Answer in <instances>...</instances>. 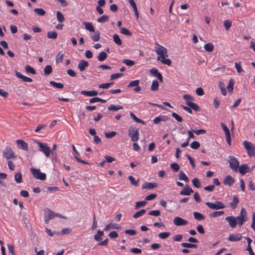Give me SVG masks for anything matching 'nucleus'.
<instances>
[{"label":"nucleus","mask_w":255,"mask_h":255,"mask_svg":"<svg viewBox=\"0 0 255 255\" xmlns=\"http://www.w3.org/2000/svg\"><path fill=\"white\" fill-rule=\"evenodd\" d=\"M228 161L230 165V167L234 171H237L239 167V162L237 158L233 156L228 157Z\"/></svg>","instance_id":"39448f33"},{"label":"nucleus","mask_w":255,"mask_h":255,"mask_svg":"<svg viewBox=\"0 0 255 255\" xmlns=\"http://www.w3.org/2000/svg\"><path fill=\"white\" fill-rule=\"evenodd\" d=\"M25 71L27 73H30L32 74H36V72L34 69L29 65H26L25 66Z\"/></svg>","instance_id":"864d4df0"},{"label":"nucleus","mask_w":255,"mask_h":255,"mask_svg":"<svg viewBox=\"0 0 255 255\" xmlns=\"http://www.w3.org/2000/svg\"><path fill=\"white\" fill-rule=\"evenodd\" d=\"M113 83H114L113 82H111V83L101 84L99 85V88H103V89H108L110 87V86L111 85L113 84Z\"/></svg>","instance_id":"69168bd1"},{"label":"nucleus","mask_w":255,"mask_h":255,"mask_svg":"<svg viewBox=\"0 0 255 255\" xmlns=\"http://www.w3.org/2000/svg\"><path fill=\"white\" fill-rule=\"evenodd\" d=\"M85 26V28L90 32H95V28L92 24L89 22H84L83 23Z\"/></svg>","instance_id":"c85d7f7f"},{"label":"nucleus","mask_w":255,"mask_h":255,"mask_svg":"<svg viewBox=\"0 0 255 255\" xmlns=\"http://www.w3.org/2000/svg\"><path fill=\"white\" fill-rule=\"evenodd\" d=\"M129 115L130 117L136 123H141L142 125H145V122L136 117V116L132 112L129 113Z\"/></svg>","instance_id":"bb28decb"},{"label":"nucleus","mask_w":255,"mask_h":255,"mask_svg":"<svg viewBox=\"0 0 255 255\" xmlns=\"http://www.w3.org/2000/svg\"><path fill=\"white\" fill-rule=\"evenodd\" d=\"M116 132L114 131L105 133V136L108 138H111L116 135Z\"/></svg>","instance_id":"774afa93"},{"label":"nucleus","mask_w":255,"mask_h":255,"mask_svg":"<svg viewBox=\"0 0 255 255\" xmlns=\"http://www.w3.org/2000/svg\"><path fill=\"white\" fill-rule=\"evenodd\" d=\"M112 229H121V226L117 224H112V223H110L106 226L104 230L106 231H109L111 230Z\"/></svg>","instance_id":"5701e85b"},{"label":"nucleus","mask_w":255,"mask_h":255,"mask_svg":"<svg viewBox=\"0 0 255 255\" xmlns=\"http://www.w3.org/2000/svg\"><path fill=\"white\" fill-rule=\"evenodd\" d=\"M16 143L19 148L26 151L28 150V144L24 140L22 139H18L16 140Z\"/></svg>","instance_id":"4468645a"},{"label":"nucleus","mask_w":255,"mask_h":255,"mask_svg":"<svg viewBox=\"0 0 255 255\" xmlns=\"http://www.w3.org/2000/svg\"><path fill=\"white\" fill-rule=\"evenodd\" d=\"M239 203V199L236 196H234L233 199V202H230L229 205L233 209L237 207V206Z\"/></svg>","instance_id":"cd10ccee"},{"label":"nucleus","mask_w":255,"mask_h":255,"mask_svg":"<svg viewBox=\"0 0 255 255\" xmlns=\"http://www.w3.org/2000/svg\"><path fill=\"white\" fill-rule=\"evenodd\" d=\"M219 86L220 88L221 89V93H222V95L224 96H226L227 94V92H226V90L225 88V86L224 82H223L222 81H220L219 83Z\"/></svg>","instance_id":"e433bc0d"},{"label":"nucleus","mask_w":255,"mask_h":255,"mask_svg":"<svg viewBox=\"0 0 255 255\" xmlns=\"http://www.w3.org/2000/svg\"><path fill=\"white\" fill-rule=\"evenodd\" d=\"M224 213V211H215L209 215V216L212 218H215L220 216Z\"/></svg>","instance_id":"5fc2aeb1"},{"label":"nucleus","mask_w":255,"mask_h":255,"mask_svg":"<svg viewBox=\"0 0 255 255\" xmlns=\"http://www.w3.org/2000/svg\"><path fill=\"white\" fill-rule=\"evenodd\" d=\"M64 55L61 52H59L56 57V62L57 64L61 63L63 61Z\"/></svg>","instance_id":"603ef678"},{"label":"nucleus","mask_w":255,"mask_h":255,"mask_svg":"<svg viewBox=\"0 0 255 255\" xmlns=\"http://www.w3.org/2000/svg\"><path fill=\"white\" fill-rule=\"evenodd\" d=\"M186 104L188 105L189 107L185 106L184 105H181V107L186 111L188 112L190 114L192 113V111L191 109H193L195 111H199L200 110V108L199 106L195 103L190 102V101H187L186 103Z\"/></svg>","instance_id":"423d86ee"},{"label":"nucleus","mask_w":255,"mask_h":255,"mask_svg":"<svg viewBox=\"0 0 255 255\" xmlns=\"http://www.w3.org/2000/svg\"><path fill=\"white\" fill-rule=\"evenodd\" d=\"M236 220L238 222L237 224L240 226V227L242 226L244 222L247 220V217H244L243 216H239L237 217Z\"/></svg>","instance_id":"a878e982"},{"label":"nucleus","mask_w":255,"mask_h":255,"mask_svg":"<svg viewBox=\"0 0 255 255\" xmlns=\"http://www.w3.org/2000/svg\"><path fill=\"white\" fill-rule=\"evenodd\" d=\"M120 31L122 34L127 36H130L131 35V33L130 31L124 27H121L120 28Z\"/></svg>","instance_id":"3c124183"},{"label":"nucleus","mask_w":255,"mask_h":255,"mask_svg":"<svg viewBox=\"0 0 255 255\" xmlns=\"http://www.w3.org/2000/svg\"><path fill=\"white\" fill-rule=\"evenodd\" d=\"M204 49L208 52H212L214 49V45L212 43H208L204 46Z\"/></svg>","instance_id":"58836bf2"},{"label":"nucleus","mask_w":255,"mask_h":255,"mask_svg":"<svg viewBox=\"0 0 255 255\" xmlns=\"http://www.w3.org/2000/svg\"><path fill=\"white\" fill-rule=\"evenodd\" d=\"M56 17L58 21L59 22H62L64 21L65 18L63 14L59 11H57L56 12Z\"/></svg>","instance_id":"a19ab883"},{"label":"nucleus","mask_w":255,"mask_h":255,"mask_svg":"<svg viewBox=\"0 0 255 255\" xmlns=\"http://www.w3.org/2000/svg\"><path fill=\"white\" fill-rule=\"evenodd\" d=\"M52 72V67L51 65H47L44 69V75H48Z\"/></svg>","instance_id":"37998d69"},{"label":"nucleus","mask_w":255,"mask_h":255,"mask_svg":"<svg viewBox=\"0 0 255 255\" xmlns=\"http://www.w3.org/2000/svg\"><path fill=\"white\" fill-rule=\"evenodd\" d=\"M7 174L4 173H0V186H5V184L2 181V179L6 178Z\"/></svg>","instance_id":"49530a36"},{"label":"nucleus","mask_w":255,"mask_h":255,"mask_svg":"<svg viewBox=\"0 0 255 255\" xmlns=\"http://www.w3.org/2000/svg\"><path fill=\"white\" fill-rule=\"evenodd\" d=\"M242 238V236L241 234H234L229 235L228 240L231 242H236L240 241Z\"/></svg>","instance_id":"f3484780"},{"label":"nucleus","mask_w":255,"mask_h":255,"mask_svg":"<svg viewBox=\"0 0 255 255\" xmlns=\"http://www.w3.org/2000/svg\"><path fill=\"white\" fill-rule=\"evenodd\" d=\"M107 58V54L104 51H102V52H100L98 56V59L100 61H103L105 60H106Z\"/></svg>","instance_id":"473e14b6"},{"label":"nucleus","mask_w":255,"mask_h":255,"mask_svg":"<svg viewBox=\"0 0 255 255\" xmlns=\"http://www.w3.org/2000/svg\"><path fill=\"white\" fill-rule=\"evenodd\" d=\"M170 168L174 171L177 172L179 170V166L176 163H173L170 164Z\"/></svg>","instance_id":"0e129e2a"},{"label":"nucleus","mask_w":255,"mask_h":255,"mask_svg":"<svg viewBox=\"0 0 255 255\" xmlns=\"http://www.w3.org/2000/svg\"><path fill=\"white\" fill-rule=\"evenodd\" d=\"M15 75L18 78L21 79L24 82H32V79L31 78L23 75L19 72H18L16 70L15 71Z\"/></svg>","instance_id":"6ab92c4d"},{"label":"nucleus","mask_w":255,"mask_h":255,"mask_svg":"<svg viewBox=\"0 0 255 255\" xmlns=\"http://www.w3.org/2000/svg\"><path fill=\"white\" fill-rule=\"evenodd\" d=\"M156 47H155V51L156 54L159 56H166L167 55V49L164 47L159 45L157 42L155 43Z\"/></svg>","instance_id":"6e6552de"},{"label":"nucleus","mask_w":255,"mask_h":255,"mask_svg":"<svg viewBox=\"0 0 255 255\" xmlns=\"http://www.w3.org/2000/svg\"><path fill=\"white\" fill-rule=\"evenodd\" d=\"M193 216L195 219L198 221L204 220L205 218L202 214L197 212H193Z\"/></svg>","instance_id":"c756f323"},{"label":"nucleus","mask_w":255,"mask_h":255,"mask_svg":"<svg viewBox=\"0 0 255 255\" xmlns=\"http://www.w3.org/2000/svg\"><path fill=\"white\" fill-rule=\"evenodd\" d=\"M206 205L210 209L216 210L224 209L225 207L224 203L218 201H215L213 203L207 202L206 203Z\"/></svg>","instance_id":"0eeeda50"},{"label":"nucleus","mask_w":255,"mask_h":255,"mask_svg":"<svg viewBox=\"0 0 255 255\" xmlns=\"http://www.w3.org/2000/svg\"><path fill=\"white\" fill-rule=\"evenodd\" d=\"M159 83L157 80H153L152 82L151 90L153 91H157L158 89Z\"/></svg>","instance_id":"c9c22d12"},{"label":"nucleus","mask_w":255,"mask_h":255,"mask_svg":"<svg viewBox=\"0 0 255 255\" xmlns=\"http://www.w3.org/2000/svg\"><path fill=\"white\" fill-rule=\"evenodd\" d=\"M14 180L15 181L20 183L22 181V174L20 172H17L14 175Z\"/></svg>","instance_id":"4c0bfd02"},{"label":"nucleus","mask_w":255,"mask_h":255,"mask_svg":"<svg viewBox=\"0 0 255 255\" xmlns=\"http://www.w3.org/2000/svg\"><path fill=\"white\" fill-rule=\"evenodd\" d=\"M182 247L187 248H197V245L188 243H183L181 244Z\"/></svg>","instance_id":"de8ad7c7"},{"label":"nucleus","mask_w":255,"mask_h":255,"mask_svg":"<svg viewBox=\"0 0 255 255\" xmlns=\"http://www.w3.org/2000/svg\"><path fill=\"white\" fill-rule=\"evenodd\" d=\"M170 236L169 232H162L160 233L158 235V237L160 239H165L167 238Z\"/></svg>","instance_id":"13d9d810"},{"label":"nucleus","mask_w":255,"mask_h":255,"mask_svg":"<svg viewBox=\"0 0 255 255\" xmlns=\"http://www.w3.org/2000/svg\"><path fill=\"white\" fill-rule=\"evenodd\" d=\"M147 204L146 201H139L135 203V209H138L140 207H144Z\"/></svg>","instance_id":"ea45409f"},{"label":"nucleus","mask_w":255,"mask_h":255,"mask_svg":"<svg viewBox=\"0 0 255 255\" xmlns=\"http://www.w3.org/2000/svg\"><path fill=\"white\" fill-rule=\"evenodd\" d=\"M234 84V82L233 79H231L229 81V83L228 84V85L227 86V89L229 91V92H232L233 90V86Z\"/></svg>","instance_id":"052dcab7"},{"label":"nucleus","mask_w":255,"mask_h":255,"mask_svg":"<svg viewBox=\"0 0 255 255\" xmlns=\"http://www.w3.org/2000/svg\"><path fill=\"white\" fill-rule=\"evenodd\" d=\"M91 38L94 41H98L100 38V32L97 31L94 35L91 36Z\"/></svg>","instance_id":"6e6d98bb"},{"label":"nucleus","mask_w":255,"mask_h":255,"mask_svg":"<svg viewBox=\"0 0 255 255\" xmlns=\"http://www.w3.org/2000/svg\"><path fill=\"white\" fill-rule=\"evenodd\" d=\"M39 146V150L43 152L46 157H49L51 153V149L47 145V144L39 141L35 142Z\"/></svg>","instance_id":"f03ea898"},{"label":"nucleus","mask_w":255,"mask_h":255,"mask_svg":"<svg viewBox=\"0 0 255 255\" xmlns=\"http://www.w3.org/2000/svg\"><path fill=\"white\" fill-rule=\"evenodd\" d=\"M113 40L118 45L121 46L122 45V41L117 34L113 35Z\"/></svg>","instance_id":"2f4dec72"},{"label":"nucleus","mask_w":255,"mask_h":255,"mask_svg":"<svg viewBox=\"0 0 255 255\" xmlns=\"http://www.w3.org/2000/svg\"><path fill=\"white\" fill-rule=\"evenodd\" d=\"M193 185L196 188H199L201 187V184L199 180L197 178H194L192 180Z\"/></svg>","instance_id":"c03bdc74"},{"label":"nucleus","mask_w":255,"mask_h":255,"mask_svg":"<svg viewBox=\"0 0 255 255\" xmlns=\"http://www.w3.org/2000/svg\"><path fill=\"white\" fill-rule=\"evenodd\" d=\"M89 66V63L87 61H86L84 60H81L80 61L78 65V68L80 71H84L87 67Z\"/></svg>","instance_id":"2eb2a0df"},{"label":"nucleus","mask_w":255,"mask_h":255,"mask_svg":"<svg viewBox=\"0 0 255 255\" xmlns=\"http://www.w3.org/2000/svg\"><path fill=\"white\" fill-rule=\"evenodd\" d=\"M224 25L225 29L228 30L232 25V21L230 20H226L224 21Z\"/></svg>","instance_id":"4d7b16f0"},{"label":"nucleus","mask_w":255,"mask_h":255,"mask_svg":"<svg viewBox=\"0 0 255 255\" xmlns=\"http://www.w3.org/2000/svg\"><path fill=\"white\" fill-rule=\"evenodd\" d=\"M178 179L180 180H183L186 182H188L189 179L183 171H180L178 175Z\"/></svg>","instance_id":"393cba45"},{"label":"nucleus","mask_w":255,"mask_h":255,"mask_svg":"<svg viewBox=\"0 0 255 255\" xmlns=\"http://www.w3.org/2000/svg\"><path fill=\"white\" fill-rule=\"evenodd\" d=\"M47 37L50 39H55L57 37V33L55 31H48Z\"/></svg>","instance_id":"a18cd8bd"},{"label":"nucleus","mask_w":255,"mask_h":255,"mask_svg":"<svg viewBox=\"0 0 255 255\" xmlns=\"http://www.w3.org/2000/svg\"><path fill=\"white\" fill-rule=\"evenodd\" d=\"M149 72L151 74L155 76L160 82L162 83L163 82L162 76L156 69L152 68L150 70Z\"/></svg>","instance_id":"dca6fc26"},{"label":"nucleus","mask_w":255,"mask_h":255,"mask_svg":"<svg viewBox=\"0 0 255 255\" xmlns=\"http://www.w3.org/2000/svg\"><path fill=\"white\" fill-rule=\"evenodd\" d=\"M34 11L36 12L38 15L40 16L44 15L46 13L45 11L43 9L40 8H35L34 9Z\"/></svg>","instance_id":"8fccbe9b"},{"label":"nucleus","mask_w":255,"mask_h":255,"mask_svg":"<svg viewBox=\"0 0 255 255\" xmlns=\"http://www.w3.org/2000/svg\"><path fill=\"white\" fill-rule=\"evenodd\" d=\"M245 148L247 150L249 156H254L255 154V145L252 142L245 140L243 142Z\"/></svg>","instance_id":"f257e3e1"},{"label":"nucleus","mask_w":255,"mask_h":255,"mask_svg":"<svg viewBox=\"0 0 255 255\" xmlns=\"http://www.w3.org/2000/svg\"><path fill=\"white\" fill-rule=\"evenodd\" d=\"M200 145V143L196 141H193L190 144L191 147L193 149H198Z\"/></svg>","instance_id":"338daca9"},{"label":"nucleus","mask_w":255,"mask_h":255,"mask_svg":"<svg viewBox=\"0 0 255 255\" xmlns=\"http://www.w3.org/2000/svg\"><path fill=\"white\" fill-rule=\"evenodd\" d=\"M128 179L130 181V184L134 186H138V180H137V181H135L134 178L131 175H130L128 177Z\"/></svg>","instance_id":"09e8293b"},{"label":"nucleus","mask_w":255,"mask_h":255,"mask_svg":"<svg viewBox=\"0 0 255 255\" xmlns=\"http://www.w3.org/2000/svg\"><path fill=\"white\" fill-rule=\"evenodd\" d=\"M109 16L107 15H103L101 17L97 19V21L99 23H104L108 21Z\"/></svg>","instance_id":"72a5a7b5"},{"label":"nucleus","mask_w":255,"mask_h":255,"mask_svg":"<svg viewBox=\"0 0 255 255\" xmlns=\"http://www.w3.org/2000/svg\"><path fill=\"white\" fill-rule=\"evenodd\" d=\"M50 84L53 86V87L58 88V89H62L64 87V85L61 83H56L54 81H51L50 82Z\"/></svg>","instance_id":"79ce46f5"},{"label":"nucleus","mask_w":255,"mask_h":255,"mask_svg":"<svg viewBox=\"0 0 255 255\" xmlns=\"http://www.w3.org/2000/svg\"><path fill=\"white\" fill-rule=\"evenodd\" d=\"M139 80H136L134 81H131L127 86L128 88H130L132 87H135L139 85Z\"/></svg>","instance_id":"bf43d9fd"},{"label":"nucleus","mask_w":255,"mask_h":255,"mask_svg":"<svg viewBox=\"0 0 255 255\" xmlns=\"http://www.w3.org/2000/svg\"><path fill=\"white\" fill-rule=\"evenodd\" d=\"M128 135L131 137V140L134 142H136L139 139V131L136 128L130 127L128 131Z\"/></svg>","instance_id":"7ed1b4c3"},{"label":"nucleus","mask_w":255,"mask_h":255,"mask_svg":"<svg viewBox=\"0 0 255 255\" xmlns=\"http://www.w3.org/2000/svg\"><path fill=\"white\" fill-rule=\"evenodd\" d=\"M3 155L6 159H16V156L14 155V152L12 151L10 147H6L3 151Z\"/></svg>","instance_id":"1a4fd4ad"},{"label":"nucleus","mask_w":255,"mask_h":255,"mask_svg":"<svg viewBox=\"0 0 255 255\" xmlns=\"http://www.w3.org/2000/svg\"><path fill=\"white\" fill-rule=\"evenodd\" d=\"M166 56H158L157 58L158 61H160L161 62L165 65L170 66L171 64V61L169 59H166Z\"/></svg>","instance_id":"412c9836"},{"label":"nucleus","mask_w":255,"mask_h":255,"mask_svg":"<svg viewBox=\"0 0 255 255\" xmlns=\"http://www.w3.org/2000/svg\"><path fill=\"white\" fill-rule=\"evenodd\" d=\"M235 182V179L231 176L227 175L224 180V184L231 186Z\"/></svg>","instance_id":"a211bd4d"},{"label":"nucleus","mask_w":255,"mask_h":255,"mask_svg":"<svg viewBox=\"0 0 255 255\" xmlns=\"http://www.w3.org/2000/svg\"><path fill=\"white\" fill-rule=\"evenodd\" d=\"M81 94L85 96L92 97L97 96L98 93L96 91H82Z\"/></svg>","instance_id":"b1692460"},{"label":"nucleus","mask_w":255,"mask_h":255,"mask_svg":"<svg viewBox=\"0 0 255 255\" xmlns=\"http://www.w3.org/2000/svg\"><path fill=\"white\" fill-rule=\"evenodd\" d=\"M226 220L228 221L230 227L232 228H235L237 224L236 218L234 216L227 217L226 218Z\"/></svg>","instance_id":"f8f14e48"},{"label":"nucleus","mask_w":255,"mask_h":255,"mask_svg":"<svg viewBox=\"0 0 255 255\" xmlns=\"http://www.w3.org/2000/svg\"><path fill=\"white\" fill-rule=\"evenodd\" d=\"M44 217L45 223L48 224L50 220L55 217V213L50 210H48L47 212H45Z\"/></svg>","instance_id":"9b49d317"},{"label":"nucleus","mask_w":255,"mask_h":255,"mask_svg":"<svg viewBox=\"0 0 255 255\" xmlns=\"http://www.w3.org/2000/svg\"><path fill=\"white\" fill-rule=\"evenodd\" d=\"M235 66L236 67V69L237 70V71L238 73H240L242 72H244L243 69H242V66L241 65V62L235 63Z\"/></svg>","instance_id":"680f3d73"},{"label":"nucleus","mask_w":255,"mask_h":255,"mask_svg":"<svg viewBox=\"0 0 255 255\" xmlns=\"http://www.w3.org/2000/svg\"><path fill=\"white\" fill-rule=\"evenodd\" d=\"M123 62L128 66H132L135 64L134 61L129 59H125L123 61Z\"/></svg>","instance_id":"e2e57ef3"},{"label":"nucleus","mask_w":255,"mask_h":255,"mask_svg":"<svg viewBox=\"0 0 255 255\" xmlns=\"http://www.w3.org/2000/svg\"><path fill=\"white\" fill-rule=\"evenodd\" d=\"M30 170L35 179L41 180H45L46 179V175L45 173L41 172L39 169L31 168Z\"/></svg>","instance_id":"20e7f679"},{"label":"nucleus","mask_w":255,"mask_h":255,"mask_svg":"<svg viewBox=\"0 0 255 255\" xmlns=\"http://www.w3.org/2000/svg\"><path fill=\"white\" fill-rule=\"evenodd\" d=\"M146 212L145 209H141L140 211H138L135 213V214L133 215V217L135 219H137L141 216H142L143 214H144Z\"/></svg>","instance_id":"f704fd0d"},{"label":"nucleus","mask_w":255,"mask_h":255,"mask_svg":"<svg viewBox=\"0 0 255 255\" xmlns=\"http://www.w3.org/2000/svg\"><path fill=\"white\" fill-rule=\"evenodd\" d=\"M103 235H104L103 231H100V230H98L97 234L94 235V238L97 242L101 241L102 240L101 237L102 236H103Z\"/></svg>","instance_id":"7c9ffc66"},{"label":"nucleus","mask_w":255,"mask_h":255,"mask_svg":"<svg viewBox=\"0 0 255 255\" xmlns=\"http://www.w3.org/2000/svg\"><path fill=\"white\" fill-rule=\"evenodd\" d=\"M238 169L240 173L243 175L250 172L249 166L247 164L241 165L238 167Z\"/></svg>","instance_id":"ddd939ff"},{"label":"nucleus","mask_w":255,"mask_h":255,"mask_svg":"<svg viewBox=\"0 0 255 255\" xmlns=\"http://www.w3.org/2000/svg\"><path fill=\"white\" fill-rule=\"evenodd\" d=\"M157 185L156 183H153L150 182H145L142 186V189H151L154 188H156Z\"/></svg>","instance_id":"4be33fe9"},{"label":"nucleus","mask_w":255,"mask_h":255,"mask_svg":"<svg viewBox=\"0 0 255 255\" xmlns=\"http://www.w3.org/2000/svg\"><path fill=\"white\" fill-rule=\"evenodd\" d=\"M193 192V190L192 188L187 186L180 191V194L181 195L189 196Z\"/></svg>","instance_id":"aec40b11"},{"label":"nucleus","mask_w":255,"mask_h":255,"mask_svg":"<svg viewBox=\"0 0 255 255\" xmlns=\"http://www.w3.org/2000/svg\"><path fill=\"white\" fill-rule=\"evenodd\" d=\"M173 223L177 226H185L188 224L187 221L179 217H176L173 220Z\"/></svg>","instance_id":"9d476101"}]
</instances>
